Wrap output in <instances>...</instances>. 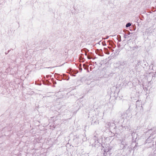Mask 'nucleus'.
Returning <instances> with one entry per match:
<instances>
[{
    "instance_id": "nucleus-8",
    "label": "nucleus",
    "mask_w": 156,
    "mask_h": 156,
    "mask_svg": "<svg viewBox=\"0 0 156 156\" xmlns=\"http://www.w3.org/2000/svg\"><path fill=\"white\" fill-rule=\"evenodd\" d=\"M121 144L123 146V148H124V147H125L127 145L125 142L124 141V140L123 139H122V140H121Z\"/></svg>"
},
{
    "instance_id": "nucleus-17",
    "label": "nucleus",
    "mask_w": 156,
    "mask_h": 156,
    "mask_svg": "<svg viewBox=\"0 0 156 156\" xmlns=\"http://www.w3.org/2000/svg\"><path fill=\"white\" fill-rule=\"evenodd\" d=\"M126 64L125 62H121L120 63V66H124Z\"/></svg>"
},
{
    "instance_id": "nucleus-26",
    "label": "nucleus",
    "mask_w": 156,
    "mask_h": 156,
    "mask_svg": "<svg viewBox=\"0 0 156 156\" xmlns=\"http://www.w3.org/2000/svg\"><path fill=\"white\" fill-rule=\"evenodd\" d=\"M108 36H107L106 38V39H107V38H108Z\"/></svg>"
},
{
    "instance_id": "nucleus-10",
    "label": "nucleus",
    "mask_w": 156,
    "mask_h": 156,
    "mask_svg": "<svg viewBox=\"0 0 156 156\" xmlns=\"http://www.w3.org/2000/svg\"><path fill=\"white\" fill-rule=\"evenodd\" d=\"M78 72H74L73 71V70L71 71L70 72V74L72 76H75L76 75H74V74H76L77 73H78Z\"/></svg>"
},
{
    "instance_id": "nucleus-22",
    "label": "nucleus",
    "mask_w": 156,
    "mask_h": 156,
    "mask_svg": "<svg viewBox=\"0 0 156 156\" xmlns=\"http://www.w3.org/2000/svg\"><path fill=\"white\" fill-rule=\"evenodd\" d=\"M155 144H156V147H155V150L154 151V152L155 153H156V141H155Z\"/></svg>"
},
{
    "instance_id": "nucleus-14",
    "label": "nucleus",
    "mask_w": 156,
    "mask_h": 156,
    "mask_svg": "<svg viewBox=\"0 0 156 156\" xmlns=\"http://www.w3.org/2000/svg\"><path fill=\"white\" fill-rule=\"evenodd\" d=\"M130 132L131 133V135L132 136V137H133V136H134L135 134V133L134 132V131L131 130L130 131Z\"/></svg>"
},
{
    "instance_id": "nucleus-3",
    "label": "nucleus",
    "mask_w": 156,
    "mask_h": 156,
    "mask_svg": "<svg viewBox=\"0 0 156 156\" xmlns=\"http://www.w3.org/2000/svg\"><path fill=\"white\" fill-rule=\"evenodd\" d=\"M154 29L149 27L146 30L145 32V34L148 36L151 35L153 34V32H154Z\"/></svg>"
},
{
    "instance_id": "nucleus-28",
    "label": "nucleus",
    "mask_w": 156,
    "mask_h": 156,
    "mask_svg": "<svg viewBox=\"0 0 156 156\" xmlns=\"http://www.w3.org/2000/svg\"><path fill=\"white\" fill-rule=\"evenodd\" d=\"M150 131H151V130H150V129H149V132H150Z\"/></svg>"
},
{
    "instance_id": "nucleus-27",
    "label": "nucleus",
    "mask_w": 156,
    "mask_h": 156,
    "mask_svg": "<svg viewBox=\"0 0 156 156\" xmlns=\"http://www.w3.org/2000/svg\"><path fill=\"white\" fill-rule=\"evenodd\" d=\"M100 42H101V41H100V42H99V44H100Z\"/></svg>"
},
{
    "instance_id": "nucleus-12",
    "label": "nucleus",
    "mask_w": 156,
    "mask_h": 156,
    "mask_svg": "<svg viewBox=\"0 0 156 156\" xmlns=\"http://www.w3.org/2000/svg\"><path fill=\"white\" fill-rule=\"evenodd\" d=\"M117 37L118 41L119 42H120L121 41V36L119 35H118Z\"/></svg>"
},
{
    "instance_id": "nucleus-7",
    "label": "nucleus",
    "mask_w": 156,
    "mask_h": 156,
    "mask_svg": "<svg viewBox=\"0 0 156 156\" xmlns=\"http://www.w3.org/2000/svg\"><path fill=\"white\" fill-rule=\"evenodd\" d=\"M59 75H60L59 74H58L56 73H55V77L57 80H58L60 81H61L62 79H61V78L60 79V77L59 76H59Z\"/></svg>"
},
{
    "instance_id": "nucleus-18",
    "label": "nucleus",
    "mask_w": 156,
    "mask_h": 156,
    "mask_svg": "<svg viewBox=\"0 0 156 156\" xmlns=\"http://www.w3.org/2000/svg\"><path fill=\"white\" fill-rule=\"evenodd\" d=\"M101 43L102 44L103 46H105L106 45V44L105 41H102Z\"/></svg>"
},
{
    "instance_id": "nucleus-21",
    "label": "nucleus",
    "mask_w": 156,
    "mask_h": 156,
    "mask_svg": "<svg viewBox=\"0 0 156 156\" xmlns=\"http://www.w3.org/2000/svg\"><path fill=\"white\" fill-rule=\"evenodd\" d=\"M147 144L146 145V146H147V147H149V145H150V144Z\"/></svg>"
},
{
    "instance_id": "nucleus-24",
    "label": "nucleus",
    "mask_w": 156,
    "mask_h": 156,
    "mask_svg": "<svg viewBox=\"0 0 156 156\" xmlns=\"http://www.w3.org/2000/svg\"><path fill=\"white\" fill-rule=\"evenodd\" d=\"M9 51H8V52H7V53H6V52H5V54H6V55L9 52Z\"/></svg>"
},
{
    "instance_id": "nucleus-6",
    "label": "nucleus",
    "mask_w": 156,
    "mask_h": 156,
    "mask_svg": "<svg viewBox=\"0 0 156 156\" xmlns=\"http://www.w3.org/2000/svg\"><path fill=\"white\" fill-rule=\"evenodd\" d=\"M123 32L125 33L124 37L125 38H126L127 37L128 35H129L131 33L128 31L126 29L123 30Z\"/></svg>"
},
{
    "instance_id": "nucleus-25",
    "label": "nucleus",
    "mask_w": 156,
    "mask_h": 156,
    "mask_svg": "<svg viewBox=\"0 0 156 156\" xmlns=\"http://www.w3.org/2000/svg\"><path fill=\"white\" fill-rule=\"evenodd\" d=\"M87 52H85V55H87Z\"/></svg>"
},
{
    "instance_id": "nucleus-5",
    "label": "nucleus",
    "mask_w": 156,
    "mask_h": 156,
    "mask_svg": "<svg viewBox=\"0 0 156 156\" xmlns=\"http://www.w3.org/2000/svg\"><path fill=\"white\" fill-rule=\"evenodd\" d=\"M95 52L97 54H98V55L101 56H102L104 55L103 54L102 51L101 49L99 50L98 49H97L95 50Z\"/></svg>"
},
{
    "instance_id": "nucleus-13",
    "label": "nucleus",
    "mask_w": 156,
    "mask_h": 156,
    "mask_svg": "<svg viewBox=\"0 0 156 156\" xmlns=\"http://www.w3.org/2000/svg\"><path fill=\"white\" fill-rule=\"evenodd\" d=\"M81 50H82V51H83L84 52H87L89 51V50H88V49H87L86 48H84L82 49Z\"/></svg>"
},
{
    "instance_id": "nucleus-16",
    "label": "nucleus",
    "mask_w": 156,
    "mask_h": 156,
    "mask_svg": "<svg viewBox=\"0 0 156 156\" xmlns=\"http://www.w3.org/2000/svg\"><path fill=\"white\" fill-rule=\"evenodd\" d=\"M131 25V23H128L126 24V27H129Z\"/></svg>"
},
{
    "instance_id": "nucleus-1",
    "label": "nucleus",
    "mask_w": 156,
    "mask_h": 156,
    "mask_svg": "<svg viewBox=\"0 0 156 156\" xmlns=\"http://www.w3.org/2000/svg\"><path fill=\"white\" fill-rule=\"evenodd\" d=\"M155 138V137H153V135L150 136L147 140L145 144H150V145H149V147H151L152 145H154L153 143H152V141H154V140Z\"/></svg>"
},
{
    "instance_id": "nucleus-2",
    "label": "nucleus",
    "mask_w": 156,
    "mask_h": 156,
    "mask_svg": "<svg viewBox=\"0 0 156 156\" xmlns=\"http://www.w3.org/2000/svg\"><path fill=\"white\" fill-rule=\"evenodd\" d=\"M121 116L123 119H128L131 118V114L129 111H128L126 112L123 113Z\"/></svg>"
},
{
    "instance_id": "nucleus-23",
    "label": "nucleus",
    "mask_w": 156,
    "mask_h": 156,
    "mask_svg": "<svg viewBox=\"0 0 156 156\" xmlns=\"http://www.w3.org/2000/svg\"><path fill=\"white\" fill-rule=\"evenodd\" d=\"M108 48H109V49L110 50H112V51H114V50H112V48L111 47H108Z\"/></svg>"
},
{
    "instance_id": "nucleus-15",
    "label": "nucleus",
    "mask_w": 156,
    "mask_h": 156,
    "mask_svg": "<svg viewBox=\"0 0 156 156\" xmlns=\"http://www.w3.org/2000/svg\"><path fill=\"white\" fill-rule=\"evenodd\" d=\"M104 49L105 51L106 54H108V55L109 54V51L108 50L107 48H104Z\"/></svg>"
},
{
    "instance_id": "nucleus-9",
    "label": "nucleus",
    "mask_w": 156,
    "mask_h": 156,
    "mask_svg": "<svg viewBox=\"0 0 156 156\" xmlns=\"http://www.w3.org/2000/svg\"><path fill=\"white\" fill-rule=\"evenodd\" d=\"M110 44L113 48H115L116 47V45L112 41H110Z\"/></svg>"
},
{
    "instance_id": "nucleus-4",
    "label": "nucleus",
    "mask_w": 156,
    "mask_h": 156,
    "mask_svg": "<svg viewBox=\"0 0 156 156\" xmlns=\"http://www.w3.org/2000/svg\"><path fill=\"white\" fill-rule=\"evenodd\" d=\"M106 125H107L108 128L110 129L112 128V127H114L115 126V124L114 123H111L109 122H107L106 123Z\"/></svg>"
},
{
    "instance_id": "nucleus-29",
    "label": "nucleus",
    "mask_w": 156,
    "mask_h": 156,
    "mask_svg": "<svg viewBox=\"0 0 156 156\" xmlns=\"http://www.w3.org/2000/svg\"><path fill=\"white\" fill-rule=\"evenodd\" d=\"M120 45H119V46H118V47H119L120 46Z\"/></svg>"
},
{
    "instance_id": "nucleus-20",
    "label": "nucleus",
    "mask_w": 156,
    "mask_h": 156,
    "mask_svg": "<svg viewBox=\"0 0 156 156\" xmlns=\"http://www.w3.org/2000/svg\"><path fill=\"white\" fill-rule=\"evenodd\" d=\"M87 58L89 59H90L91 58V57L89 56H87Z\"/></svg>"
},
{
    "instance_id": "nucleus-19",
    "label": "nucleus",
    "mask_w": 156,
    "mask_h": 156,
    "mask_svg": "<svg viewBox=\"0 0 156 156\" xmlns=\"http://www.w3.org/2000/svg\"><path fill=\"white\" fill-rule=\"evenodd\" d=\"M140 62L141 61L140 60H138V63L137 64V65L138 66H139L140 64Z\"/></svg>"
},
{
    "instance_id": "nucleus-11",
    "label": "nucleus",
    "mask_w": 156,
    "mask_h": 156,
    "mask_svg": "<svg viewBox=\"0 0 156 156\" xmlns=\"http://www.w3.org/2000/svg\"><path fill=\"white\" fill-rule=\"evenodd\" d=\"M124 127L125 128V129L126 130H129L130 131L131 130V127L130 126H124Z\"/></svg>"
}]
</instances>
